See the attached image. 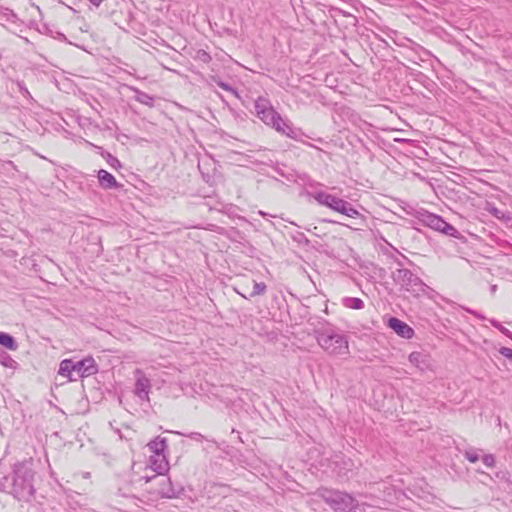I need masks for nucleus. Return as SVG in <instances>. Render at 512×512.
Here are the masks:
<instances>
[{
    "mask_svg": "<svg viewBox=\"0 0 512 512\" xmlns=\"http://www.w3.org/2000/svg\"><path fill=\"white\" fill-rule=\"evenodd\" d=\"M255 112L257 117L267 126L272 127L278 133L291 139L297 138V133L292 125L284 120L282 116L273 108L271 102L264 97H259L255 101Z\"/></svg>",
    "mask_w": 512,
    "mask_h": 512,
    "instance_id": "nucleus-1",
    "label": "nucleus"
},
{
    "mask_svg": "<svg viewBox=\"0 0 512 512\" xmlns=\"http://www.w3.org/2000/svg\"><path fill=\"white\" fill-rule=\"evenodd\" d=\"M316 340L328 354L338 356L349 353L346 336L333 326H323L315 330Z\"/></svg>",
    "mask_w": 512,
    "mask_h": 512,
    "instance_id": "nucleus-2",
    "label": "nucleus"
},
{
    "mask_svg": "<svg viewBox=\"0 0 512 512\" xmlns=\"http://www.w3.org/2000/svg\"><path fill=\"white\" fill-rule=\"evenodd\" d=\"M33 472L24 465H16L13 472L12 494L18 500L28 501L34 494Z\"/></svg>",
    "mask_w": 512,
    "mask_h": 512,
    "instance_id": "nucleus-3",
    "label": "nucleus"
},
{
    "mask_svg": "<svg viewBox=\"0 0 512 512\" xmlns=\"http://www.w3.org/2000/svg\"><path fill=\"white\" fill-rule=\"evenodd\" d=\"M313 198L323 206H326L333 211L341 213L350 218H356L360 215L359 211L355 209L349 202L336 197L324 191H318L313 194Z\"/></svg>",
    "mask_w": 512,
    "mask_h": 512,
    "instance_id": "nucleus-4",
    "label": "nucleus"
},
{
    "mask_svg": "<svg viewBox=\"0 0 512 512\" xmlns=\"http://www.w3.org/2000/svg\"><path fill=\"white\" fill-rule=\"evenodd\" d=\"M394 282L401 286L403 290L418 296L425 292L426 284L413 272L405 268H399L393 272Z\"/></svg>",
    "mask_w": 512,
    "mask_h": 512,
    "instance_id": "nucleus-5",
    "label": "nucleus"
},
{
    "mask_svg": "<svg viewBox=\"0 0 512 512\" xmlns=\"http://www.w3.org/2000/svg\"><path fill=\"white\" fill-rule=\"evenodd\" d=\"M146 482L153 483L149 492L154 494L156 498H174L177 495L170 478L166 477L165 474L146 477Z\"/></svg>",
    "mask_w": 512,
    "mask_h": 512,
    "instance_id": "nucleus-6",
    "label": "nucleus"
},
{
    "mask_svg": "<svg viewBox=\"0 0 512 512\" xmlns=\"http://www.w3.org/2000/svg\"><path fill=\"white\" fill-rule=\"evenodd\" d=\"M421 221L428 227L442 232L445 235L448 236H456L458 233L457 229L452 226L451 224L447 223L444 219H442L440 216L432 214V213H425L422 214Z\"/></svg>",
    "mask_w": 512,
    "mask_h": 512,
    "instance_id": "nucleus-7",
    "label": "nucleus"
},
{
    "mask_svg": "<svg viewBox=\"0 0 512 512\" xmlns=\"http://www.w3.org/2000/svg\"><path fill=\"white\" fill-rule=\"evenodd\" d=\"M73 366L74 373L80 378L89 377L98 371L97 364L92 357H87L77 362L73 361Z\"/></svg>",
    "mask_w": 512,
    "mask_h": 512,
    "instance_id": "nucleus-8",
    "label": "nucleus"
},
{
    "mask_svg": "<svg viewBox=\"0 0 512 512\" xmlns=\"http://www.w3.org/2000/svg\"><path fill=\"white\" fill-rule=\"evenodd\" d=\"M135 393L142 400H148V394L151 388L150 380L145 376L144 372L140 369L135 370Z\"/></svg>",
    "mask_w": 512,
    "mask_h": 512,
    "instance_id": "nucleus-9",
    "label": "nucleus"
},
{
    "mask_svg": "<svg viewBox=\"0 0 512 512\" xmlns=\"http://www.w3.org/2000/svg\"><path fill=\"white\" fill-rule=\"evenodd\" d=\"M354 498L347 493H335L331 498V504L336 512H349L353 507Z\"/></svg>",
    "mask_w": 512,
    "mask_h": 512,
    "instance_id": "nucleus-10",
    "label": "nucleus"
},
{
    "mask_svg": "<svg viewBox=\"0 0 512 512\" xmlns=\"http://www.w3.org/2000/svg\"><path fill=\"white\" fill-rule=\"evenodd\" d=\"M149 464L153 471L158 475L165 474L169 469V463L164 453L151 454L149 458Z\"/></svg>",
    "mask_w": 512,
    "mask_h": 512,
    "instance_id": "nucleus-11",
    "label": "nucleus"
},
{
    "mask_svg": "<svg viewBox=\"0 0 512 512\" xmlns=\"http://www.w3.org/2000/svg\"><path fill=\"white\" fill-rule=\"evenodd\" d=\"M388 326L403 338L410 339L414 335V330L398 318H390Z\"/></svg>",
    "mask_w": 512,
    "mask_h": 512,
    "instance_id": "nucleus-12",
    "label": "nucleus"
},
{
    "mask_svg": "<svg viewBox=\"0 0 512 512\" xmlns=\"http://www.w3.org/2000/svg\"><path fill=\"white\" fill-rule=\"evenodd\" d=\"M98 179L100 186L104 189H116L120 187L115 177L104 169L98 171Z\"/></svg>",
    "mask_w": 512,
    "mask_h": 512,
    "instance_id": "nucleus-13",
    "label": "nucleus"
},
{
    "mask_svg": "<svg viewBox=\"0 0 512 512\" xmlns=\"http://www.w3.org/2000/svg\"><path fill=\"white\" fill-rule=\"evenodd\" d=\"M147 447L151 454L164 453L167 449V439L157 436L147 444Z\"/></svg>",
    "mask_w": 512,
    "mask_h": 512,
    "instance_id": "nucleus-14",
    "label": "nucleus"
},
{
    "mask_svg": "<svg viewBox=\"0 0 512 512\" xmlns=\"http://www.w3.org/2000/svg\"><path fill=\"white\" fill-rule=\"evenodd\" d=\"M58 373H59V375H61L63 377H68L69 380H71V381H75L76 378L73 377V373H74L73 360H71V359L62 360L60 363Z\"/></svg>",
    "mask_w": 512,
    "mask_h": 512,
    "instance_id": "nucleus-15",
    "label": "nucleus"
},
{
    "mask_svg": "<svg viewBox=\"0 0 512 512\" xmlns=\"http://www.w3.org/2000/svg\"><path fill=\"white\" fill-rule=\"evenodd\" d=\"M408 359H409V362L413 366H415L416 368H418L421 371H424L427 367L426 355H424L421 352L415 351V352L410 353Z\"/></svg>",
    "mask_w": 512,
    "mask_h": 512,
    "instance_id": "nucleus-16",
    "label": "nucleus"
},
{
    "mask_svg": "<svg viewBox=\"0 0 512 512\" xmlns=\"http://www.w3.org/2000/svg\"><path fill=\"white\" fill-rule=\"evenodd\" d=\"M253 289L251 292L247 294H244L242 293L241 291H239L238 289L235 288V291L241 295L243 298L245 299H248V298H252V297H255V296H259V295H263L265 292H266V289H267V286L264 282H253Z\"/></svg>",
    "mask_w": 512,
    "mask_h": 512,
    "instance_id": "nucleus-17",
    "label": "nucleus"
},
{
    "mask_svg": "<svg viewBox=\"0 0 512 512\" xmlns=\"http://www.w3.org/2000/svg\"><path fill=\"white\" fill-rule=\"evenodd\" d=\"M133 91L135 92V100L143 105H146L148 107H153L155 103V98L137 88H134Z\"/></svg>",
    "mask_w": 512,
    "mask_h": 512,
    "instance_id": "nucleus-18",
    "label": "nucleus"
},
{
    "mask_svg": "<svg viewBox=\"0 0 512 512\" xmlns=\"http://www.w3.org/2000/svg\"><path fill=\"white\" fill-rule=\"evenodd\" d=\"M0 345L10 350H15L17 348L15 339L11 335L4 332H0Z\"/></svg>",
    "mask_w": 512,
    "mask_h": 512,
    "instance_id": "nucleus-19",
    "label": "nucleus"
},
{
    "mask_svg": "<svg viewBox=\"0 0 512 512\" xmlns=\"http://www.w3.org/2000/svg\"><path fill=\"white\" fill-rule=\"evenodd\" d=\"M344 305L351 309H362L364 307V302L360 298L349 297L344 300Z\"/></svg>",
    "mask_w": 512,
    "mask_h": 512,
    "instance_id": "nucleus-20",
    "label": "nucleus"
},
{
    "mask_svg": "<svg viewBox=\"0 0 512 512\" xmlns=\"http://www.w3.org/2000/svg\"><path fill=\"white\" fill-rule=\"evenodd\" d=\"M195 59L203 63H209L212 57L207 51L200 49L196 52Z\"/></svg>",
    "mask_w": 512,
    "mask_h": 512,
    "instance_id": "nucleus-21",
    "label": "nucleus"
},
{
    "mask_svg": "<svg viewBox=\"0 0 512 512\" xmlns=\"http://www.w3.org/2000/svg\"><path fill=\"white\" fill-rule=\"evenodd\" d=\"M106 160H107V163L113 168L121 167L120 161L116 157L112 156L111 154L107 155Z\"/></svg>",
    "mask_w": 512,
    "mask_h": 512,
    "instance_id": "nucleus-22",
    "label": "nucleus"
},
{
    "mask_svg": "<svg viewBox=\"0 0 512 512\" xmlns=\"http://www.w3.org/2000/svg\"><path fill=\"white\" fill-rule=\"evenodd\" d=\"M482 461L487 467H494L495 465V458L492 454H486L482 458Z\"/></svg>",
    "mask_w": 512,
    "mask_h": 512,
    "instance_id": "nucleus-23",
    "label": "nucleus"
},
{
    "mask_svg": "<svg viewBox=\"0 0 512 512\" xmlns=\"http://www.w3.org/2000/svg\"><path fill=\"white\" fill-rule=\"evenodd\" d=\"M17 86L19 88V91L20 93L24 96V97H27V98H32L30 92L28 91V89L26 88V86L24 85V83L22 81H18L17 82Z\"/></svg>",
    "mask_w": 512,
    "mask_h": 512,
    "instance_id": "nucleus-24",
    "label": "nucleus"
},
{
    "mask_svg": "<svg viewBox=\"0 0 512 512\" xmlns=\"http://www.w3.org/2000/svg\"><path fill=\"white\" fill-rule=\"evenodd\" d=\"M465 458L471 463H475L479 460V455L474 451H466Z\"/></svg>",
    "mask_w": 512,
    "mask_h": 512,
    "instance_id": "nucleus-25",
    "label": "nucleus"
},
{
    "mask_svg": "<svg viewBox=\"0 0 512 512\" xmlns=\"http://www.w3.org/2000/svg\"><path fill=\"white\" fill-rule=\"evenodd\" d=\"M499 353L504 356L505 358L512 361V349L508 347H501L499 349Z\"/></svg>",
    "mask_w": 512,
    "mask_h": 512,
    "instance_id": "nucleus-26",
    "label": "nucleus"
},
{
    "mask_svg": "<svg viewBox=\"0 0 512 512\" xmlns=\"http://www.w3.org/2000/svg\"><path fill=\"white\" fill-rule=\"evenodd\" d=\"M214 81L216 82V84H217L220 88H222V89H224V90H226V91H229V92H232V93L236 94V91H235V90H234V89H233L229 84H227V83H225V82H222L221 80H215V79H214Z\"/></svg>",
    "mask_w": 512,
    "mask_h": 512,
    "instance_id": "nucleus-27",
    "label": "nucleus"
},
{
    "mask_svg": "<svg viewBox=\"0 0 512 512\" xmlns=\"http://www.w3.org/2000/svg\"><path fill=\"white\" fill-rule=\"evenodd\" d=\"M493 216H495L496 218L498 219H502L504 218V214L502 211H500L498 208L496 207H492L488 210Z\"/></svg>",
    "mask_w": 512,
    "mask_h": 512,
    "instance_id": "nucleus-28",
    "label": "nucleus"
},
{
    "mask_svg": "<svg viewBox=\"0 0 512 512\" xmlns=\"http://www.w3.org/2000/svg\"><path fill=\"white\" fill-rule=\"evenodd\" d=\"M189 438L195 440V441H202L204 439V436L200 433H197V432H192L190 433L189 435H187Z\"/></svg>",
    "mask_w": 512,
    "mask_h": 512,
    "instance_id": "nucleus-29",
    "label": "nucleus"
},
{
    "mask_svg": "<svg viewBox=\"0 0 512 512\" xmlns=\"http://www.w3.org/2000/svg\"><path fill=\"white\" fill-rule=\"evenodd\" d=\"M499 330L507 335L508 337L512 338V332H510L507 328L503 327L502 325L500 326Z\"/></svg>",
    "mask_w": 512,
    "mask_h": 512,
    "instance_id": "nucleus-30",
    "label": "nucleus"
},
{
    "mask_svg": "<svg viewBox=\"0 0 512 512\" xmlns=\"http://www.w3.org/2000/svg\"><path fill=\"white\" fill-rule=\"evenodd\" d=\"M95 6H99L104 0H89Z\"/></svg>",
    "mask_w": 512,
    "mask_h": 512,
    "instance_id": "nucleus-31",
    "label": "nucleus"
},
{
    "mask_svg": "<svg viewBox=\"0 0 512 512\" xmlns=\"http://www.w3.org/2000/svg\"><path fill=\"white\" fill-rule=\"evenodd\" d=\"M491 324H492L495 328H497V329H499V328H500V326H501V324H500V323H498V322H497V321H495V320H491Z\"/></svg>",
    "mask_w": 512,
    "mask_h": 512,
    "instance_id": "nucleus-32",
    "label": "nucleus"
},
{
    "mask_svg": "<svg viewBox=\"0 0 512 512\" xmlns=\"http://www.w3.org/2000/svg\"><path fill=\"white\" fill-rule=\"evenodd\" d=\"M491 289H492V291H495L496 290V285H493Z\"/></svg>",
    "mask_w": 512,
    "mask_h": 512,
    "instance_id": "nucleus-33",
    "label": "nucleus"
}]
</instances>
